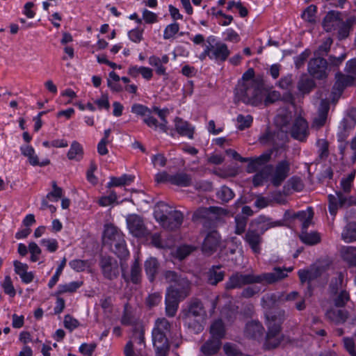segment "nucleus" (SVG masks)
Listing matches in <instances>:
<instances>
[{"instance_id":"1","label":"nucleus","mask_w":356,"mask_h":356,"mask_svg":"<svg viewBox=\"0 0 356 356\" xmlns=\"http://www.w3.org/2000/svg\"><path fill=\"white\" fill-rule=\"evenodd\" d=\"M273 270L272 273H262L258 275L252 273L242 274L238 272L235 273L227 281L225 286V289H239L244 285L261 284L264 282L266 284H273L287 277V273L285 271L290 272L292 270V268L282 269L280 267H275Z\"/></svg>"},{"instance_id":"26","label":"nucleus","mask_w":356,"mask_h":356,"mask_svg":"<svg viewBox=\"0 0 356 356\" xmlns=\"http://www.w3.org/2000/svg\"><path fill=\"white\" fill-rule=\"evenodd\" d=\"M356 24V17L351 16L346 19L344 22L343 19L341 20L339 26H337L339 28L338 30V38L339 40H344L348 37L350 30L353 29V26Z\"/></svg>"},{"instance_id":"33","label":"nucleus","mask_w":356,"mask_h":356,"mask_svg":"<svg viewBox=\"0 0 356 356\" xmlns=\"http://www.w3.org/2000/svg\"><path fill=\"white\" fill-rule=\"evenodd\" d=\"M344 285V275L342 272H337L336 277L331 279L328 286V293L330 295L336 294L343 289Z\"/></svg>"},{"instance_id":"11","label":"nucleus","mask_w":356,"mask_h":356,"mask_svg":"<svg viewBox=\"0 0 356 356\" xmlns=\"http://www.w3.org/2000/svg\"><path fill=\"white\" fill-rule=\"evenodd\" d=\"M127 224L130 233L136 237H145L149 234L143 218L138 215H129L127 218Z\"/></svg>"},{"instance_id":"35","label":"nucleus","mask_w":356,"mask_h":356,"mask_svg":"<svg viewBox=\"0 0 356 356\" xmlns=\"http://www.w3.org/2000/svg\"><path fill=\"white\" fill-rule=\"evenodd\" d=\"M299 238L302 243L308 245H314L321 241L319 233L317 232H308L307 229H302Z\"/></svg>"},{"instance_id":"49","label":"nucleus","mask_w":356,"mask_h":356,"mask_svg":"<svg viewBox=\"0 0 356 356\" xmlns=\"http://www.w3.org/2000/svg\"><path fill=\"white\" fill-rule=\"evenodd\" d=\"M133 321L131 307L129 302L124 305L123 314L121 318V323L124 325H129Z\"/></svg>"},{"instance_id":"5","label":"nucleus","mask_w":356,"mask_h":356,"mask_svg":"<svg viewBox=\"0 0 356 356\" xmlns=\"http://www.w3.org/2000/svg\"><path fill=\"white\" fill-rule=\"evenodd\" d=\"M102 243L121 259L129 255L124 234L118 227L111 224L105 225Z\"/></svg>"},{"instance_id":"48","label":"nucleus","mask_w":356,"mask_h":356,"mask_svg":"<svg viewBox=\"0 0 356 356\" xmlns=\"http://www.w3.org/2000/svg\"><path fill=\"white\" fill-rule=\"evenodd\" d=\"M248 222L247 217L241 216L237 215L235 217V234L238 235H241L245 232L246 225Z\"/></svg>"},{"instance_id":"61","label":"nucleus","mask_w":356,"mask_h":356,"mask_svg":"<svg viewBox=\"0 0 356 356\" xmlns=\"http://www.w3.org/2000/svg\"><path fill=\"white\" fill-rule=\"evenodd\" d=\"M131 112L140 116H146L152 113V110L144 105L134 104L131 107Z\"/></svg>"},{"instance_id":"31","label":"nucleus","mask_w":356,"mask_h":356,"mask_svg":"<svg viewBox=\"0 0 356 356\" xmlns=\"http://www.w3.org/2000/svg\"><path fill=\"white\" fill-rule=\"evenodd\" d=\"M170 184L181 187H188L193 185V178L189 174L177 172L172 176Z\"/></svg>"},{"instance_id":"16","label":"nucleus","mask_w":356,"mask_h":356,"mask_svg":"<svg viewBox=\"0 0 356 356\" xmlns=\"http://www.w3.org/2000/svg\"><path fill=\"white\" fill-rule=\"evenodd\" d=\"M290 134L294 139L305 141L309 134L307 121L302 117H298L293 123Z\"/></svg>"},{"instance_id":"60","label":"nucleus","mask_w":356,"mask_h":356,"mask_svg":"<svg viewBox=\"0 0 356 356\" xmlns=\"http://www.w3.org/2000/svg\"><path fill=\"white\" fill-rule=\"evenodd\" d=\"M179 30V26L177 23L175 22L168 25L163 33L164 39H170L172 38Z\"/></svg>"},{"instance_id":"7","label":"nucleus","mask_w":356,"mask_h":356,"mask_svg":"<svg viewBox=\"0 0 356 356\" xmlns=\"http://www.w3.org/2000/svg\"><path fill=\"white\" fill-rule=\"evenodd\" d=\"M163 277L166 282L170 284L166 292L184 300L190 295L191 282L189 280L173 270H165Z\"/></svg>"},{"instance_id":"21","label":"nucleus","mask_w":356,"mask_h":356,"mask_svg":"<svg viewBox=\"0 0 356 356\" xmlns=\"http://www.w3.org/2000/svg\"><path fill=\"white\" fill-rule=\"evenodd\" d=\"M272 155V151H268L259 156L252 159L247 166V172L252 173L257 171H260L261 169L269 164H267Z\"/></svg>"},{"instance_id":"42","label":"nucleus","mask_w":356,"mask_h":356,"mask_svg":"<svg viewBox=\"0 0 356 356\" xmlns=\"http://www.w3.org/2000/svg\"><path fill=\"white\" fill-rule=\"evenodd\" d=\"M180 218L178 221H177V224L174 222V218H171L170 215H168L163 221L160 222V225L161 227L169 231H174L180 227L183 222L184 216L182 213L180 211Z\"/></svg>"},{"instance_id":"17","label":"nucleus","mask_w":356,"mask_h":356,"mask_svg":"<svg viewBox=\"0 0 356 356\" xmlns=\"http://www.w3.org/2000/svg\"><path fill=\"white\" fill-rule=\"evenodd\" d=\"M326 270L323 266L313 265L308 270H300L298 271V276L302 284L312 281L321 277Z\"/></svg>"},{"instance_id":"19","label":"nucleus","mask_w":356,"mask_h":356,"mask_svg":"<svg viewBox=\"0 0 356 356\" xmlns=\"http://www.w3.org/2000/svg\"><path fill=\"white\" fill-rule=\"evenodd\" d=\"M222 268V265H213L210 267L204 273L207 283L212 286H216L222 282L225 276V272Z\"/></svg>"},{"instance_id":"34","label":"nucleus","mask_w":356,"mask_h":356,"mask_svg":"<svg viewBox=\"0 0 356 356\" xmlns=\"http://www.w3.org/2000/svg\"><path fill=\"white\" fill-rule=\"evenodd\" d=\"M297 87L302 94H309L316 87V83L312 78L305 74L300 76Z\"/></svg>"},{"instance_id":"20","label":"nucleus","mask_w":356,"mask_h":356,"mask_svg":"<svg viewBox=\"0 0 356 356\" xmlns=\"http://www.w3.org/2000/svg\"><path fill=\"white\" fill-rule=\"evenodd\" d=\"M342 19H343V15L341 13L331 10L325 16L322 24L327 32H330L339 26Z\"/></svg>"},{"instance_id":"62","label":"nucleus","mask_w":356,"mask_h":356,"mask_svg":"<svg viewBox=\"0 0 356 356\" xmlns=\"http://www.w3.org/2000/svg\"><path fill=\"white\" fill-rule=\"evenodd\" d=\"M28 159L29 163L33 165H39L40 167L48 165L50 163V161L49 159H44L42 161H39V158L37 155L35 154V153H30L29 154V156H26Z\"/></svg>"},{"instance_id":"12","label":"nucleus","mask_w":356,"mask_h":356,"mask_svg":"<svg viewBox=\"0 0 356 356\" xmlns=\"http://www.w3.org/2000/svg\"><path fill=\"white\" fill-rule=\"evenodd\" d=\"M168 215L174 218V222L177 224L180 218V211L177 210H172L171 207L163 202H158L154 208V216L156 221L161 222L166 218Z\"/></svg>"},{"instance_id":"27","label":"nucleus","mask_w":356,"mask_h":356,"mask_svg":"<svg viewBox=\"0 0 356 356\" xmlns=\"http://www.w3.org/2000/svg\"><path fill=\"white\" fill-rule=\"evenodd\" d=\"M230 54L227 45L222 42H216L213 47V53L211 59H215L217 61H225Z\"/></svg>"},{"instance_id":"3","label":"nucleus","mask_w":356,"mask_h":356,"mask_svg":"<svg viewBox=\"0 0 356 356\" xmlns=\"http://www.w3.org/2000/svg\"><path fill=\"white\" fill-rule=\"evenodd\" d=\"M281 225H282V223L280 221L266 222L253 220L250 222L243 239L254 254H259L263 242L262 235L264 232L270 228Z\"/></svg>"},{"instance_id":"2","label":"nucleus","mask_w":356,"mask_h":356,"mask_svg":"<svg viewBox=\"0 0 356 356\" xmlns=\"http://www.w3.org/2000/svg\"><path fill=\"white\" fill-rule=\"evenodd\" d=\"M266 90L263 83H237L234 89V102L257 106L264 99Z\"/></svg>"},{"instance_id":"14","label":"nucleus","mask_w":356,"mask_h":356,"mask_svg":"<svg viewBox=\"0 0 356 356\" xmlns=\"http://www.w3.org/2000/svg\"><path fill=\"white\" fill-rule=\"evenodd\" d=\"M220 244V236L217 231L209 232L202 245V251L203 254L207 256L213 254L218 249Z\"/></svg>"},{"instance_id":"53","label":"nucleus","mask_w":356,"mask_h":356,"mask_svg":"<svg viewBox=\"0 0 356 356\" xmlns=\"http://www.w3.org/2000/svg\"><path fill=\"white\" fill-rule=\"evenodd\" d=\"M222 348L225 355L227 356H239L242 355L241 351L234 343H225Z\"/></svg>"},{"instance_id":"28","label":"nucleus","mask_w":356,"mask_h":356,"mask_svg":"<svg viewBox=\"0 0 356 356\" xmlns=\"http://www.w3.org/2000/svg\"><path fill=\"white\" fill-rule=\"evenodd\" d=\"M176 131L181 136H188L190 139L193 138L194 127L188 122L183 120L181 118L177 117L175 119Z\"/></svg>"},{"instance_id":"58","label":"nucleus","mask_w":356,"mask_h":356,"mask_svg":"<svg viewBox=\"0 0 356 356\" xmlns=\"http://www.w3.org/2000/svg\"><path fill=\"white\" fill-rule=\"evenodd\" d=\"M254 71L252 68L248 69L242 76V79L238 81V83H246L248 82H253V83H263L261 80L257 79H254Z\"/></svg>"},{"instance_id":"9","label":"nucleus","mask_w":356,"mask_h":356,"mask_svg":"<svg viewBox=\"0 0 356 356\" xmlns=\"http://www.w3.org/2000/svg\"><path fill=\"white\" fill-rule=\"evenodd\" d=\"M329 211L331 215L335 216L338 207H348L353 204H356L353 197H348L341 191H337L335 195H329Z\"/></svg>"},{"instance_id":"6","label":"nucleus","mask_w":356,"mask_h":356,"mask_svg":"<svg viewBox=\"0 0 356 356\" xmlns=\"http://www.w3.org/2000/svg\"><path fill=\"white\" fill-rule=\"evenodd\" d=\"M170 330V323L165 318L156 321L152 330L153 346L156 350V356H167L170 350V343L166 334Z\"/></svg>"},{"instance_id":"8","label":"nucleus","mask_w":356,"mask_h":356,"mask_svg":"<svg viewBox=\"0 0 356 356\" xmlns=\"http://www.w3.org/2000/svg\"><path fill=\"white\" fill-rule=\"evenodd\" d=\"M291 170V163L287 159L279 161L275 167H273V172L270 175L271 184L275 186H280L289 177Z\"/></svg>"},{"instance_id":"18","label":"nucleus","mask_w":356,"mask_h":356,"mask_svg":"<svg viewBox=\"0 0 356 356\" xmlns=\"http://www.w3.org/2000/svg\"><path fill=\"white\" fill-rule=\"evenodd\" d=\"M330 110V101L327 99H323L321 101L318 109V116L316 117L312 122V128L319 129L323 127L326 122L328 111Z\"/></svg>"},{"instance_id":"41","label":"nucleus","mask_w":356,"mask_h":356,"mask_svg":"<svg viewBox=\"0 0 356 356\" xmlns=\"http://www.w3.org/2000/svg\"><path fill=\"white\" fill-rule=\"evenodd\" d=\"M83 149L82 145L77 141H73L67 152V158L70 160L80 161L83 158Z\"/></svg>"},{"instance_id":"52","label":"nucleus","mask_w":356,"mask_h":356,"mask_svg":"<svg viewBox=\"0 0 356 356\" xmlns=\"http://www.w3.org/2000/svg\"><path fill=\"white\" fill-rule=\"evenodd\" d=\"M332 42L333 40L331 38H326L323 43L318 47V49L314 51V55L321 57L326 55L330 51Z\"/></svg>"},{"instance_id":"32","label":"nucleus","mask_w":356,"mask_h":356,"mask_svg":"<svg viewBox=\"0 0 356 356\" xmlns=\"http://www.w3.org/2000/svg\"><path fill=\"white\" fill-rule=\"evenodd\" d=\"M314 211L312 207H308L306 211H301L292 215L293 218L299 219L302 223V229H307L312 224Z\"/></svg>"},{"instance_id":"10","label":"nucleus","mask_w":356,"mask_h":356,"mask_svg":"<svg viewBox=\"0 0 356 356\" xmlns=\"http://www.w3.org/2000/svg\"><path fill=\"white\" fill-rule=\"evenodd\" d=\"M327 65L328 62L326 59L316 56L315 58L310 59L308 63V72L317 79H324L328 75L326 72Z\"/></svg>"},{"instance_id":"43","label":"nucleus","mask_w":356,"mask_h":356,"mask_svg":"<svg viewBox=\"0 0 356 356\" xmlns=\"http://www.w3.org/2000/svg\"><path fill=\"white\" fill-rule=\"evenodd\" d=\"M142 280V269L138 259H136L131 266L130 281L134 284H138Z\"/></svg>"},{"instance_id":"24","label":"nucleus","mask_w":356,"mask_h":356,"mask_svg":"<svg viewBox=\"0 0 356 356\" xmlns=\"http://www.w3.org/2000/svg\"><path fill=\"white\" fill-rule=\"evenodd\" d=\"M221 347L222 341L209 337L201 346L200 351L204 356H211L218 353Z\"/></svg>"},{"instance_id":"37","label":"nucleus","mask_w":356,"mask_h":356,"mask_svg":"<svg viewBox=\"0 0 356 356\" xmlns=\"http://www.w3.org/2000/svg\"><path fill=\"white\" fill-rule=\"evenodd\" d=\"M330 296L333 306L336 307H345L350 300L349 292L346 290H341L340 292H337L336 294H331Z\"/></svg>"},{"instance_id":"64","label":"nucleus","mask_w":356,"mask_h":356,"mask_svg":"<svg viewBox=\"0 0 356 356\" xmlns=\"http://www.w3.org/2000/svg\"><path fill=\"white\" fill-rule=\"evenodd\" d=\"M72 268L77 272L83 271L88 267V262L84 260L74 259L69 263Z\"/></svg>"},{"instance_id":"56","label":"nucleus","mask_w":356,"mask_h":356,"mask_svg":"<svg viewBox=\"0 0 356 356\" xmlns=\"http://www.w3.org/2000/svg\"><path fill=\"white\" fill-rule=\"evenodd\" d=\"M316 145L318 147L319 157L321 159L327 158L329 154L328 142L325 139H318Z\"/></svg>"},{"instance_id":"29","label":"nucleus","mask_w":356,"mask_h":356,"mask_svg":"<svg viewBox=\"0 0 356 356\" xmlns=\"http://www.w3.org/2000/svg\"><path fill=\"white\" fill-rule=\"evenodd\" d=\"M144 267L149 281L154 282L160 267L159 261L155 257H150L145 261Z\"/></svg>"},{"instance_id":"55","label":"nucleus","mask_w":356,"mask_h":356,"mask_svg":"<svg viewBox=\"0 0 356 356\" xmlns=\"http://www.w3.org/2000/svg\"><path fill=\"white\" fill-rule=\"evenodd\" d=\"M145 332L142 327H136L133 330L132 339L140 345L145 346Z\"/></svg>"},{"instance_id":"25","label":"nucleus","mask_w":356,"mask_h":356,"mask_svg":"<svg viewBox=\"0 0 356 356\" xmlns=\"http://www.w3.org/2000/svg\"><path fill=\"white\" fill-rule=\"evenodd\" d=\"M210 338L222 340L225 337L226 329L221 319H217L211 323L209 327Z\"/></svg>"},{"instance_id":"44","label":"nucleus","mask_w":356,"mask_h":356,"mask_svg":"<svg viewBox=\"0 0 356 356\" xmlns=\"http://www.w3.org/2000/svg\"><path fill=\"white\" fill-rule=\"evenodd\" d=\"M211 214L209 207H201L197 209L193 213L191 220L193 222H200L204 220H207L209 215Z\"/></svg>"},{"instance_id":"15","label":"nucleus","mask_w":356,"mask_h":356,"mask_svg":"<svg viewBox=\"0 0 356 356\" xmlns=\"http://www.w3.org/2000/svg\"><path fill=\"white\" fill-rule=\"evenodd\" d=\"M325 317L335 325H341L349 318V312L344 307L332 306L326 311Z\"/></svg>"},{"instance_id":"46","label":"nucleus","mask_w":356,"mask_h":356,"mask_svg":"<svg viewBox=\"0 0 356 356\" xmlns=\"http://www.w3.org/2000/svg\"><path fill=\"white\" fill-rule=\"evenodd\" d=\"M217 197L223 203H227L234 197V193L227 186H222L216 193Z\"/></svg>"},{"instance_id":"50","label":"nucleus","mask_w":356,"mask_h":356,"mask_svg":"<svg viewBox=\"0 0 356 356\" xmlns=\"http://www.w3.org/2000/svg\"><path fill=\"white\" fill-rule=\"evenodd\" d=\"M82 282H72L68 284L59 286V290L56 292V295H60L64 293L74 292L78 288L81 286Z\"/></svg>"},{"instance_id":"51","label":"nucleus","mask_w":356,"mask_h":356,"mask_svg":"<svg viewBox=\"0 0 356 356\" xmlns=\"http://www.w3.org/2000/svg\"><path fill=\"white\" fill-rule=\"evenodd\" d=\"M317 8L315 5L309 6L302 13L301 17L308 22L314 23L315 22L314 16L316 13Z\"/></svg>"},{"instance_id":"63","label":"nucleus","mask_w":356,"mask_h":356,"mask_svg":"<svg viewBox=\"0 0 356 356\" xmlns=\"http://www.w3.org/2000/svg\"><path fill=\"white\" fill-rule=\"evenodd\" d=\"M64 326L66 329L72 331L74 329L79 326V321L71 316L70 314H67L64 318Z\"/></svg>"},{"instance_id":"4","label":"nucleus","mask_w":356,"mask_h":356,"mask_svg":"<svg viewBox=\"0 0 356 356\" xmlns=\"http://www.w3.org/2000/svg\"><path fill=\"white\" fill-rule=\"evenodd\" d=\"M266 318L268 332L264 346L266 350L274 349L278 347L282 341L278 335L282 330V324L285 320V312L284 310L269 312L266 314Z\"/></svg>"},{"instance_id":"38","label":"nucleus","mask_w":356,"mask_h":356,"mask_svg":"<svg viewBox=\"0 0 356 356\" xmlns=\"http://www.w3.org/2000/svg\"><path fill=\"white\" fill-rule=\"evenodd\" d=\"M273 165H268L264 166L261 170L253 177L252 182L254 186H259L263 184L264 181L270 177V175L273 172Z\"/></svg>"},{"instance_id":"22","label":"nucleus","mask_w":356,"mask_h":356,"mask_svg":"<svg viewBox=\"0 0 356 356\" xmlns=\"http://www.w3.org/2000/svg\"><path fill=\"white\" fill-rule=\"evenodd\" d=\"M264 331V327L260 322L252 321L246 324L244 332L248 338L259 340L262 339Z\"/></svg>"},{"instance_id":"47","label":"nucleus","mask_w":356,"mask_h":356,"mask_svg":"<svg viewBox=\"0 0 356 356\" xmlns=\"http://www.w3.org/2000/svg\"><path fill=\"white\" fill-rule=\"evenodd\" d=\"M356 172L353 170L346 177H344L341 181V186L344 193H348L350 192L352 184L355 177Z\"/></svg>"},{"instance_id":"39","label":"nucleus","mask_w":356,"mask_h":356,"mask_svg":"<svg viewBox=\"0 0 356 356\" xmlns=\"http://www.w3.org/2000/svg\"><path fill=\"white\" fill-rule=\"evenodd\" d=\"M341 238L346 243L356 241V222H350L344 227L341 233Z\"/></svg>"},{"instance_id":"13","label":"nucleus","mask_w":356,"mask_h":356,"mask_svg":"<svg viewBox=\"0 0 356 356\" xmlns=\"http://www.w3.org/2000/svg\"><path fill=\"white\" fill-rule=\"evenodd\" d=\"M104 276L110 280L116 278L119 275V267L117 260L111 257H102L99 262Z\"/></svg>"},{"instance_id":"45","label":"nucleus","mask_w":356,"mask_h":356,"mask_svg":"<svg viewBox=\"0 0 356 356\" xmlns=\"http://www.w3.org/2000/svg\"><path fill=\"white\" fill-rule=\"evenodd\" d=\"M134 179V176L128 175H123L120 177H111V181L107 184V188L124 186L127 184L133 181Z\"/></svg>"},{"instance_id":"23","label":"nucleus","mask_w":356,"mask_h":356,"mask_svg":"<svg viewBox=\"0 0 356 356\" xmlns=\"http://www.w3.org/2000/svg\"><path fill=\"white\" fill-rule=\"evenodd\" d=\"M335 80L332 88L334 90H339L343 92L346 87L353 84L355 78L352 75H346L339 72L335 74Z\"/></svg>"},{"instance_id":"40","label":"nucleus","mask_w":356,"mask_h":356,"mask_svg":"<svg viewBox=\"0 0 356 356\" xmlns=\"http://www.w3.org/2000/svg\"><path fill=\"white\" fill-rule=\"evenodd\" d=\"M340 254L350 266H356V247L343 246L340 250Z\"/></svg>"},{"instance_id":"54","label":"nucleus","mask_w":356,"mask_h":356,"mask_svg":"<svg viewBox=\"0 0 356 356\" xmlns=\"http://www.w3.org/2000/svg\"><path fill=\"white\" fill-rule=\"evenodd\" d=\"M238 123L239 124L238 129L239 130H243L245 128H248L251 126L252 123L253 118L251 115H248L244 116L241 114L237 116L236 119Z\"/></svg>"},{"instance_id":"36","label":"nucleus","mask_w":356,"mask_h":356,"mask_svg":"<svg viewBox=\"0 0 356 356\" xmlns=\"http://www.w3.org/2000/svg\"><path fill=\"white\" fill-rule=\"evenodd\" d=\"M204 314V307L202 302L196 299L191 302L188 311L184 316H186L187 320H190V317H198L202 316Z\"/></svg>"},{"instance_id":"30","label":"nucleus","mask_w":356,"mask_h":356,"mask_svg":"<svg viewBox=\"0 0 356 356\" xmlns=\"http://www.w3.org/2000/svg\"><path fill=\"white\" fill-rule=\"evenodd\" d=\"M181 300L167 293L165 294V312L169 317L175 316Z\"/></svg>"},{"instance_id":"59","label":"nucleus","mask_w":356,"mask_h":356,"mask_svg":"<svg viewBox=\"0 0 356 356\" xmlns=\"http://www.w3.org/2000/svg\"><path fill=\"white\" fill-rule=\"evenodd\" d=\"M2 287L4 290V292L9 295L11 297L15 296V289L13 285V282L10 276L7 275L5 277L4 281L2 284Z\"/></svg>"},{"instance_id":"57","label":"nucleus","mask_w":356,"mask_h":356,"mask_svg":"<svg viewBox=\"0 0 356 356\" xmlns=\"http://www.w3.org/2000/svg\"><path fill=\"white\" fill-rule=\"evenodd\" d=\"M343 346L346 351L351 356H356L355 343L352 337H344L343 339Z\"/></svg>"}]
</instances>
